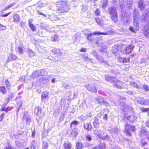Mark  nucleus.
<instances>
[{
	"label": "nucleus",
	"mask_w": 149,
	"mask_h": 149,
	"mask_svg": "<svg viewBox=\"0 0 149 149\" xmlns=\"http://www.w3.org/2000/svg\"><path fill=\"white\" fill-rule=\"evenodd\" d=\"M13 18L14 19L13 21L16 23L18 22L20 19L19 15L17 14H16L13 15Z\"/></svg>",
	"instance_id": "nucleus-19"
},
{
	"label": "nucleus",
	"mask_w": 149,
	"mask_h": 149,
	"mask_svg": "<svg viewBox=\"0 0 149 149\" xmlns=\"http://www.w3.org/2000/svg\"><path fill=\"white\" fill-rule=\"evenodd\" d=\"M38 71L40 76L45 75L47 74V72L43 70H39Z\"/></svg>",
	"instance_id": "nucleus-29"
},
{
	"label": "nucleus",
	"mask_w": 149,
	"mask_h": 149,
	"mask_svg": "<svg viewBox=\"0 0 149 149\" xmlns=\"http://www.w3.org/2000/svg\"><path fill=\"white\" fill-rule=\"evenodd\" d=\"M15 2H14L13 3H12L10 4L8 6H7V7L8 8H10L12 7V6H14V5H15Z\"/></svg>",
	"instance_id": "nucleus-64"
},
{
	"label": "nucleus",
	"mask_w": 149,
	"mask_h": 149,
	"mask_svg": "<svg viewBox=\"0 0 149 149\" xmlns=\"http://www.w3.org/2000/svg\"><path fill=\"white\" fill-rule=\"evenodd\" d=\"M125 127L126 134L129 136H131L132 134L131 131H134L135 130V128L134 127L128 124H126Z\"/></svg>",
	"instance_id": "nucleus-5"
},
{
	"label": "nucleus",
	"mask_w": 149,
	"mask_h": 149,
	"mask_svg": "<svg viewBox=\"0 0 149 149\" xmlns=\"http://www.w3.org/2000/svg\"><path fill=\"white\" fill-rule=\"evenodd\" d=\"M97 59L101 63H103L104 64H105V66H106V65H108L107 62L106 61L104 60L103 58H102V57L99 56L98 57H97Z\"/></svg>",
	"instance_id": "nucleus-22"
},
{
	"label": "nucleus",
	"mask_w": 149,
	"mask_h": 149,
	"mask_svg": "<svg viewBox=\"0 0 149 149\" xmlns=\"http://www.w3.org/2000/svg\"><path fill=\"white\" fill-rule=\"evenodd\" d=\"M127 119L130 121L132 122L134 121L136 119V118L134 116L132 115L128 116L127 117Z\"/></svg>",
	"instance_id": "nucleus-32"
},
{
	"label": "nucleus",
	"mask_w": 149,
	"mask_h": 149,
	"mask_svg": "<svg viewBox=\"0 0 149 149\" xmlns=\"http://www.w3.org/2000/svg\"><path fill=\"white\" fill-rule=\"evenodd\" d=\"M108 13L111 16V20L115 23L118 21V16L116 8L111 6L108 9Z\"/></svg>",
	"instance_id": "nucleus-2"
},
{
	"label": "nucleus",
	"mask_w": 149,
	"mask_h": 149,
	"mask_svg": "<svg viewBox=\"0 0 149 149\" xmlns=\"http://www.w3.org/2000/svg\"><path fill=\"white\" fill-rule=\"evenodd\" d=\"M130 84L131 85L136 87V88H140L139 86L137 85V83L134 81H132L130 82Z\"/></svg>",
	"instance_id": "nucleus-38"
},
{
	"label": "nucleus",
	"mask_w": 149,
	"mask_h": 149,
	"mask_svg": "<svg viewBox=\"0 0 149 149\" xmlns=\"http://www.w3.org/2000/svg\"><path fill=\"white\" fill-rule=\"evenodd\" d=\"M144 105H149V100H145Z\"/></svg>",
	"instance_id": "nucleus-63"
},
{
	"label": "nucleus",
	"mask_w": 149,
	"mask_h": 149,
	"mask_svg": "<svg viewBox=\"0 0 149 149\" xmlns=\"http://www.w3.org/2000/svg\"><path fill=\"white\" fill-rule=\"evenodd\" d=\"M74 98L77 97L78 94V91H75L74 92Z\"/></svg>",
	"instance_id": "nucleus-62"
},
{
	"label": "nucleus",
	"mask_w": 149,
	"mask_h": 149,
	"mask_svg": "<svg viewBox=\"0 0 149 149\" xmlns=\"http://www.w3.org/2000/svg\"><path fill=\"white\" fill-rule=\"evenodd\" d=\"M94 134L97 136L101 137V130H95L94 131Z\"/></svg>",
	"instance_id": "nucleus-33"
},
{
	"label": "nucleus",
	"mask_w": 149,
	"mask_h": 149,
	"mask_svg": "<svg viewBox=\"0 0 149 149\" xmlns=\"http://www.w3.org/2000/svg\"><path fill=\"white\" fill-rule=\"evenodd\" d=\"M139 14V12L137 10H136L135 8L133 11V17H134V21H136V20H138V19L139 18L138 16Z\"/></svg>",
	"instance_id": "nucleus-17"
},
{
	"label": "nucleus",
	"mask_w": 149,
	"mask_h": 149,
	"mask_svg": "<svg viewBox=\"0 0 149 149\" xmlns=\"http://www.w3.org/2000/svg\"><path fill=\"white\" fill-rule=\"evenodd\" d=\"M10 57L11 58L12 60H15L17 58V57L16 56L14 55L11 54H10Z\"/></svg>",
	"instance_id": "nucleus-49"
},
{
	"label": "nucleus",
	"mask_w": 149,
	"mask_h": 149,
	"mask_svg": "<svg viewBox=\"0 0 149 149\" xmlns=\"http://www.w3.org/2000/svg\"><path fill=\"white\" fill-rule=\"evenodd\" d=\"M78 123V122L77 121L74 120L72 121L70 124V127H72L73 125L75 126L77 125Z\"/></svg>",
	"instance_id": "nucleus-46"
},
{
	"label": "nucleus",
	"mask_w": 149,
	"mask_h": 149,
	"mask_svg": "<svg viewBox=\"0 0 149 149\" xmlns=\"http://www.w3.org/2000/svg\"><path fill=\"white\" fill-rule=\"evenodd\" d=\"M51 38V40L54 42L58 41L59 40L58 36L57 35H55L54 36H52Z\"/></svg>",
	"instance_id": "nucleus-27"
},
{
	"label": "nucleus",
	"mask_w": 149,
	"mask_h": 149,
	"mask_svg": "<svg viewBox=\"0 0 149 149\" xmlns=\"http://www.w3.org/2000/svg\"><path fill=\"white\" fill-rule=\"evenodd\" d=\"M5 83L6 87L8 89H9L10 86V82L8 80H7L5 81Z\"/></svg>",
	"instance_id": "nucleus-45"
},
{
	"label": "nucleus",
	"mask_w": 149,
	"mask_h": 149,
	"mask_svg": "<svg viewBox=\"0 0 149 149\" xmlns=\"http://www.w3.org/2000/svg\"><path fill=\"white\" fill-rule=\"evenodd\" d=\"M45 116L44 113L43 112H42L41 111L39 113V114L37 115V116H38L39 118L42 119Z\"/></svg>",
	"instance_id": "nucleus-42"
},
{
	"label": "nucleus",
	"mask_w": 149,
	"mask_h": 149,
	"mask_svg": "<svg viewBox=\"0 0 149 149\" xmlns=\"http://www.w3.org/2000/svg\"><path fill=\"white\" fill-rule=\"evenodd\" d=\"M41 111V108L40 107H36L34 109V113L36 114V116L39 114V113Z\"/></svg>",
	"instance_id": "nucleus-26"
},
{
	"label": "nucleus",
	"mask_w": 149,
	"mask_h": 149,
	"mask_svg": "<svg viewBox=\"0 0 149 149\" xmlns=\"http://www.w3.org/2000/svg\"><path fill=\"white\" fill-rule=\"evenodd\" d=\"M109 82L113 84L114 86H116L119 89L122 88L123 82L118 80L117 78L115 77H112Z\"/></svg>",
	"instance_id": "nucleus-4"
},
{
	"label": "nucleus",
	"mask_w": 149,
	"mask_h": 149,
	"mask_svg": "<svg viewBox=\"0 0 149 149\" xmlns=\"http://www.w3.org/2000/svg\"><path fill=\"white\" fill-rule=\"evenodd\" d=\"M5 106V104L3 105H2L1 106V110L2 111H5L7 112L8 110H9V108L7 107L6 108Z\"/></svg>",
	"instance_id": "nucleus-41"
},
{
	"label": "nucleus",
	"mask_w": 149,
	"mask_h": 149,
	"mask_svg": "<svg viewBox=\"0 0 149 149\" xmlns=\"http://www.w3.org/2000/svg\"><path fill=\"white\" fill-rule=\"evenodd\" d=\"M136 21H134L133 25L134 26V29H135L136 31L139 30V26L138 25V23Z\"/></svg>",
	"instance_id": "nucleus-23"
},
{
	"label": "nucleus",
	"mask_w": 149,
	"mask_h": 149,
	"mask_svg": "<svg viewBox=\"0 0 149 149\" xmlns=\"http://www.w3.org/2000/svg\"><path fill=\"white\" fill-rule=\"evenodd\" d=\"M95 19L96 22L98 25L100 26H102V25L103 24V21L101 19L97 17H96L95 18Z\"/></svg>",
	"instance_id": "nucleus-25"
},
{
	"label": "nucleus",
	"mask_w": 149,
	"mask_h": 149,
	"mask_svg": "<svg viewBox=\"0 0 149 149\" xmlns=\"http://www.w3.org/2000/svg\"><path fill=\"white\" fill-rule=\"evenodd\" d=\"M100 10L99 9H97L95 12V14L97 16L99 15H100Z\"/></svg>",
	"instance_id": "nucleus-53"
},
{
	"label": "nucleus",
	"mask_w": 149,
	"mask_h": 149,
	"mask_svg": "<svg viewBox=\"0 0 149 149\" xmlns=\"http://www.w3.org/2000/svg\"><path fill=\"white\" fill-rule=\"evenodd\" d=\"M23 120L24 122L28 124L31 122V118L28 115V112L26 111L24 112Z\"/></svg>",
	"instance_id": "nucleus-7"
},
{
	"label": "nucleus",
	"mask_w": 149,
	"mask_h": 149,
	"mask_svg": "<svg viewBox=\"0 0 149 149\" xmlns=\"http://www.w3.org/2000/svg\"><path fill=\"white\" fill-rule=\"evenodd\" d=\"M84 147V146L81 143L77 142L76 143V149H80Z\"/></svg>",
	"instance_id": "nucleus-28"
},
{
	"label": "nucleus",
	"mask_w": 149,
	"mask_h": 149,
	"mask_svg": "<svg viewBox=\"0 0 149 149\" xmlns=\"http://www.w3.org/2000/svg\"><path fill=\"white\" fill-rule=\"evenodd\" d=\"M111 77H112L109 75H106L105 76V79L107 81L109 82V81L110 80V79Z\"/></svg>",
	"instance_id": "nucleus-43"
},
{
	"label": "nucleus",
	"mask_w": 149,
	"mask_h": 149,
	"mask_svg": "<svg viewBox=\"0 0 149 149\" xmlns=\"http://www.w3.org/2000/svg\"><path fill=\"white\" fill-rule=\"evenodd\" d=\"M100 50L101 52H106L107 50V47L106 46H101L100 49Z\"/></svg>",
	"instance_id": "nucleus-39"
},
{
	"label": "nucleus",
	"mask_w": 149,
	"mask_h": 149,
	"mask_svg": "<svg viewBox=\"0 0 149 149\" xmlns=\"http://www.w3.org/2000/svg\"><path fill=\"white\" fill-rule=\"evenodd\" d=\"M48 144L46 142H43L42 144V149H47Z\"/></svg>",
	"instance_id": "nucleus-36"
},
{
	"label": "nucleus",
	"mask_w": 149,
	"mask_h": 149,
	"mask_svg": "<svg viewBox=\"0 0 149 149\" xmlns=\"http://www.w3.org/2000/svg\"><path fill=\"white\" fill-rule=\"evenodd\" d=\"M78 134L77 131L75 128L73 129L71 133V135L74 137H76V136Z\"/></svg>",
	"instance_id": "nucleus-31"
},
{
	"label": "nucleus",
	"mask_w": 149,
	"mask_h": 149,
	"mask_svg": "<svg viewBox=\"0 0 149 149\" xmlns=\"http://www.w3.org/2000/svg\"><path fill=\"white\" fill-rule=\"evenodd\" d=\"M106 146L104 144H101L99 145L94 147L93 149H105Z\"/></svg>",
	"instance_id": "nucleus-21"
},
{
	"label": "nucleus",
	"mask_w": 149,
	"mask_h": 149,
	"mask_svg": "<svg viewBox=\"0 0 149 149\" xmlns=\"http://www.w3.org/2000/svg\"><path fill=\"white\" fill-rule=\"evenodd\" d=\"M92 54L94 56H95L96 58H97V57H98V54L95 51H93L92 52Z\"/></svg>",
	"instance_id": "nucleus-54"
},
{
	"label": "nucleus",
	"mask_w": 149,
	"mask_h": 149,
	"mask_svg": "<svg viewBox=\"0 0 149 149\" xmlns=\"http://www.w3.org/2000/svg\"><path fill=\"white\" fill-rule=\"evenodd\" d=\"M112 51L114 54H116L119 51V50L118 49V47L117 45H115L112 47Z\"/></svg>",
	"instance_id": "nucleus-24"
},
{
	"label": "nucleus",
	"mask_w": 149,
	"mask_h": 149,
	"mask_svg": "<svg viewBox=\"0 0 149 149\" xmlns=\"http://www.w3.org/2000/svg\"><path fill=\"white\" fill-rule=\"evenodd\" d=\"M36 144V142L35 141V140H33L31 143V149H36L35 147Z\"/></svg>",
	"instance_id": "nucleus-34"
},
{
	"label": "nucleus",
	"mask_w": 149,
	"mask_h": 149,
	"mask_svg": "<svg viewBox=\"0 0 149 149\" xmlns=\"http://www.w3.org/2000/svg\"><path fill=\"white\" fill-rule=\"evenodd\" d=\"M94 122L93 123V125L95 128H97L98 127V126L100 124L99 122V119L96 117H95L93 119Z\"/></svg>",
	"instance_id": "nucleus-14"
},
{
	"label": "nucleus",
	"mask_w": 149,
	"mask_h": 149,
	"mask_svg": "<svg viewBox=\"0 0 149 149\" xmlns=\"http://www.w3.org/2000/svg\"><path fill=\"white\" fill-rule=\"evenodd\" d=\"M138 6L141 10H143L144 9L145 5L144 4L143 0H139Z\"/></svg>",
	"instance_id": "nucleus-13"
},
{
	"label": "nucleus",
	"mask_w": 149,
	"mask_h": 149,
	"mask_svg": "<svg viewBox=\"0 0 149 149\" xmlns=\"http://www.w3.org/2000/svg\"><path fill=\"white\" fill-rule=\"evenodd\" d=\"M104 101V98L100 96L97 97L95 100V102L96 103L101 104H103Z\"/></svg>",
	"instance_id": "nucleus-10"
},
{
	"label": "nucleus",
	"mask_w": 149,
	"mask_h": 149,
	"mask_svg": "<svg viewBox=\"0 0 149 149\" xmlns=\"http://www.w3.org/2000/svg\"><path fill=\"white\" fill-rule=\"evenodd\" d=\"M29 55L31 56H33L35 55V53L31 50H29Z\"/></svg>",
	"instance_id": "nucleus-51"
},
{
	"label": "nucleus",
	"mask_w": 149,
	"mask_h": 149,
	"mask_svg": "<svg viewBox=\"0 0 149 149\" xmlns=\"http://www.w3.org/2000/svg\"><path fill=\"white\" fill-rule=\"evenodd\" d=\"M112 132H113L114 134H116L117 133L118 130L116 128H113L112 130Z\"/></svg>",
	"instance_id": "nucleus-60"
},
{
	"label": "nucleus",
	"mask_w": 149,
	"mask_h": 149,
	"mask_svg": "<svg viewBox=\"0 0 149 149\" xmlns=\"http://www.w3.org/2000/svg\"><path fill=\"white\" fill-rule=\"evenodd\" d=\"M49 93L47 91L43 92L41 95V100L45 103V101H47L49 99L48 95Z\"/></svg>",
	"instance_id": "nucleus-8"
},
{
	"label": "nucleus",
	"mask_w": 149,
	"mask_h": 149,
	"mask_svg": "<svg viewBox=\"0 0 149 149\" xmlns=\"http://www.w3.org/2000/svg\"><path fill=\"white\" fill-rule=\"evenodd\" d=\"M134 46L130 45L125 47V53L126 54H129L131 52V51L133 50Z\"/></svg>",
	"instance_id": "nucleus-9"
},
{
	"label": "nucleus",
	"mask_w": 149,
	"mask_h": 149,
	"mask_svg": "<svg viewBox=\"0 0 149 149\" xmlns=\"http://www.w3.org/2000/svg\"><path fill=\"white\" fill-rule=\"evenodd\" d=\"M52 52L53 53L58 55L62 54V52L61 51L60 49H54L52 50Z\"/></svg>",
	"instance_id": "nucleus-30"
},
{
	"label": "nucleus",
	"mask_w": 149,
	"mask_h": 149,
	"mask_svg": "<svg viewBox=\"0 0 149 149\" xmlns=\"http://www.w3.org/2000/svg\"><path fill=\"white\" fill-rule=\"evenodd\" d=\"M103 140H108L109 138V136L108 135H107L105 136H102V137H101Z\"/></svg>",
	"instance_id": "nucleus-44"
},
{
	"label": "nucleus",
	"mask_w": 149,
	"mask_h": 149,
	"mask_svg": "<svg viewBox=\"0 0 149 149\" xmlns=\"http://www.w3.org/2000/svg\"><path fill=\"white\" fill-rule=\"evenodd\" d=\"M26 22H24L23 21H22L20 23L19 25L20 26L23 27L25 26V24Z\"/></svg>",
	"instance_id": "nucleus-57"
},
{
	"label": "nucleus",
	"mask_w": 149,
	"mask_h": 149,
	"mask_svg": "<svg viewBox=\"0 0 149 149\" xmlns=\"http://www.w3.org/2000/svg\"><path fill=\"white\" fill-rule=\"evenodd\" d=\"M136 100L138 103L144 105L145 99L143 97L139 96L136 98Z\"/></svg>",
	"instance_id": "nucleus-11"
},
{
	"label": "nucleus",
	"mask_w": 149,
	"mask_h": 149,
	"mask_svg": "<svg viewBox=\"0 0 149 149\" xmlns=\"http://www.w3.org/2000/svg\"><path fill=\"white\" fill-rule=\"evenodd\" d=\"M146 135V132L145 130L141 129L139 131V136L142 138H145Z\"/></svg>",
	"instance_id": "nucleus-12"
},
{
	"label": "nucleus",
	"mask_w": 149,
	"mask_h": 149,
	"mask_svg": "<svg viewBox=\"0 0 149 149\" xmlns=\"http://www.w3.org/2000/svg\"><path fill=\"white\" fill-rule=\"evenodd\" d=\"M79 118L81 120H84L87 119V117L86 116H83L82 115L79 117Z\"/></svg>",
	"instance_id": "nucleus-50"
},
{
	"label": "nucleus",
	"mask_w": 149,
	"mask_h": 149,
	"mask_svg": "<svg viewBox=\"0 0 149 149\" xmlns=\"http://www.w3.org/2000/svg\"><path fill=\"white\" fill-rule=\"evenodd\" d=\"M129 61V59L128 58H123V63H125L128 62Z\"/></svg>",
	"instance_id": "nucleus-58"
},
{
	"label": "nucleus",
	"mask_w": 149,
	"mask_h": 149,
	"mask_svg": "<svg viewBox=\"0 0 149 149\" xmlns=\"http://www.w3.org/2000/svg\"><path fill=\"white\" fill-rule=\"evenodd\" d=\"M63 146L66 149H70L71 148L72 144L68 141L65 142L64 143Z\"/></svg>",
	"instance_id": "nucleus-18"
},
{
	"label": "nucleus",
	"mask_w": 149,
	"mask_h": 149,
	"mask_svg": "<svg viewBox=\"0 0 149 149\" xmlns=\"http://www.w3.org/2000/svg\"><path fill=\"white\" fill-rule=\"evenodd\" d=\"M141 111L143 112H146L149 111V108H143L141 109Z\"/></svg>",
	"instance_id": "nucleus-56"
},
{
	"label": "nucleus",
	"mask_w": 149,
	"mask_h": 149,
	"mask_svg": "<svg viewBox=\"0 0 149 149\" xmlns=\"http://www.w3.org/2000/svg\"><path fill=\"white\" fill-rule=\"evenodd\" d=\"M101 2L102 4V8L103 9L106 8L108 5V0H102Z\"/></svg>",
	"instance_id": "nucleus-20"
},
{
	"label": "nucleus",
	"mask_w": 149,
	"mask_h": 149,
	"mask_svg": "<svg viewBox=\"0 0 149 149\" xmlns=\"http://www.w3.org/2000/svg\"><path fill=\"white\" fill-rule=\"evenodd\" d=\"M18 50L19 52L21 54H22L23 53V50L22 48L21 47H19L18 48Z\"/></svg>",
	"instance_id": "nucleus-59"
},
{
	"label": "nucleus",
	"mask_w": 149,
	"mask_h": 149,
	"mask_svg": "<svg viewBox=\"0 0 149 149\" xmlns=\"http://www.w3.org/2000/svg\"><path fill=\"white\" fill-rule=\"evenodd\" d=\"M121 19L124 25H127L129 24L130 20L127 17H124L122 15L121 16Z\"/></svg>",
	"instance_id": "nucleus-16"
},
{
	"label": "nucleus",
	"mask_w": 149,
	"mask_h": 149,
	"mask_svg": "<svg viewBox=\"0 0 149 149\" xmlns=\"http://www.w3.org/2000/svg\"><path fill=\"white\" fill-rule=\"evenodd\" d=\"M15 143L16 146L18 147L19 148L21 146V143L18 141H16Z\"/></svg>",
	"instance_id": "nucleus-55"
},
{
	"label": "nucleus",
	"mask_w": 149,
	"mask_h": 149,
	"mask_svg": "<svg viewBox=\"0 0 149 149\" xmlns=\"http://www.w3.org/2000/svg\"><path fill=\"white\" fill-rule=\"evenodd\" d=\"M142 88L147 91L149 90V87L148 85L146 84H144L143 85Z\"/></svg>",
	"instance_id": "nucleus-48"
},
{
	"label": "nucleus",
	"mask_w": 149,
	"mask_h": 149,
	"mask_svg": "<svg viewBox=\"0 0 149 149\" xmlns=\"http://www.w3.org/2000/svg\"><path fill=\"white\" fill-rule=\"evenodd\" d=\"M31 31H34L36 30V27L33 24L29 25Z\"/></svg>",
	"instance_id": "nucleus-37"
},
{
	"label": "nucleus",
	"mask_w": 149,
	"mask_h": 149,
	"mask_svg": "<svg viewBox=\"0 0 149 149\" xmlns=\"http://www.w3.org/2000/svg\"><path fill=\"white\" fill-rule=\"evenodd\" d=\"M56 6V11L58 13H66L69 10L70 8L67 5V1H61L58 2Z\"/></svg>",
	"instance_id": "nucleus-1"
},
{
	"label": "nucleus",
	"mask_w": 149,
	"mask_h": 149,
	"mask_svg": "<svg viewBox=\"0 0 149 149\" xmlns=\"http://www.w3.org/2000/svg\"><path fill=\"white\" fill-rule=\"evenodd\" d=\"M83 58H85V60L86 61H87L88 60H89L91 61V60H92V59L89 58L87 56H84Z\"/></svg>",
	"instance_id": "nucleus-61"
},
{
	"label": "nucleus",
	"mask_w": 149,
	"mask_h": 149,
	"mask_svg": "<svg viewBox=\"0 0 149 149\" xmlns=\"http://www.w3.org/2000/svg\"><path fill=\"white\" fill-rule=\"evenodd\" d=\"M0 91L3 94L5 93L6 92L5 87L4 86L0 87Z\"/></svg>",
	"instance_id": "nucleus-40"
},
{
	"label": "nucleus",
	"mask_w": 149,
	"mask_h": 149,
	"mask_svg": "<svg viewBox=\"0 0 149 149\" xmlns=\"http://www.w3.org/2000/svg\"><path fill=\"white\" fill-rule=\"evenodd\" d=\"M148 16L149 15L148 14L144 12L141 16L142 19L143 20H145L146 19V18H147Z\"/></svg>",
	"instance_id": "nucleus-35"
},
{
	"label": "nucleus",
	"mask_w": 149,
	"mask_h": 149,
	"mask_svg": "<svg viewBox=\"0 0 149 149\" xmlns=\"http://www.w3.org/2000/svg\"><path fill=\"white\" fill-rule=\"evenodd\" d=\"M84 127L85 129H86L88 131H91L92 128L91 124L89 123L84 124Z\"/></svg>",
	"instance_id": "nucleus-15"
},
{
	"label": "nucleus",
	"mask_w": 149,
	"mask_h": 149,
	"mask_svg": "<svg viewBox=\"0 0 149 149\" xmlns=\"http://www.w3.org/2000/svg\"><path fill=\"white\" fill-rule=\"evenodd\" d=\"M110 32L108 31L106 33H102L99 31H96L94 32L93 33H86L85 32H84V33L86 35L87 39L90 42L93 41L94 39V37H93V35H108L110 33Z\"/></svg>",
	"instance_id": "nucleus-3"
},
{
	"label": "nucleus",
	"mask_w": 149,
	"mask_h": 149,
	"mask_svg": "<svg viewBox=\"0 0 149 149\" xmlns=\"http://www.w3.org/2000/svg\"><path fill=\"white\" fill-rule=\"evenodd\" d=\"M86 139L89 141H91L92 140L90 134H87L86 136Z\"/></svg>",
	"instance_id": "nucleus-52"
},
{
	"label": "nucleus",
	"mask_w": 149,
	"mask_h": 149,
	"mask_svg": "<svg viewBox=\"0 0 149 149\" xmlns=\"http://www.w3.org/2000/svg\"><path fill=\"white\" fill-rule=\"evenodd\" d=\"M84 87L86 88L89 91L93 93H96L97 92V88L93 84H86L84 85Z\"/></svg>",
	"instance_id": "nucleus-6"
},
{
	"label": "nucleus",
	"mask_w": 149,
	"mask_h": 149,
	"mask_svg": "<svg viewBox=\"0 0 149 149\" xmlns=\"http://www.w3.org/2000/svg\"><path fill=\"white\" fill-rule=\"evenodd\" d=\"M33 75L34 77H37L40 76V75H39V73L38 70L35 71L33 74Z\"/></svg>",
	"instance_id": "nucleus-47"
}]
</instances>
